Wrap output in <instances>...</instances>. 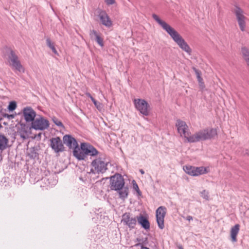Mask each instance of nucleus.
Listing matches in <instances>:
<instances>
[{"mask_svg":"<svg viewBox=\"0 0 249 249\" xmlns=\"http://www.w3.org/2000/svg\"><path fill=\"white\" fill-rule=\"evenodd\" d=\"M240 29L245 31L246 28L247 18L244 14V11L239 7L236 6L233 11Z\"/></svg>","mask_w":249,"mask_h":249,"instance_id":"5","label":"nucleus"},{"mask_svg":"<svg viewBox=\"0 0 249 249\" xmlns=\"http://www.w3.org/2000/svg\"><path fill=\"white\" fill-rule=\"evenodd\" d=\"M115 0H105V2L107 5H111L115 3Z\"/></svg>","mask_w":249,"mask_h":249,"instance_id":"34","label":"nucleus"},{"mask_svg":"<svg viewBox=\"0 0 249 249\" xmlns=\"http://www.w3.org/2000/svg\"><path fill=\"white\" fill-rule=\"evenodd\" d=\"M247 66L249 67V64L247 65Z\"/></svg>","mask_w":249,"mask_h":249,"instance_id":"43","label":"nucleus"},{"mask_svg":"<svg viewBox=\"0 0 249 249\" xmlns=\"http://www.w3.org/2000/svg\"><path fill=\"white\" fill-rule=\"evenodd\" d=\"M52 50L54 53H55V54L58 55V52L55 47L53 48V49H52Z\"/></svg>","mask_w":249,"mask_h":249,"instance_id":"36","label":"nucleus"},{"mask_svg":"<svg viewBox=\"0 0 249 249\" xmlns=\"http://www.w3.org/2000/svg\"><path fill=\"white\" fill-rule=\"evenodd\" d=\"M196 166H193L190 165H186L183 166V169L184 172L188 175L194 176V172Z\"/></svg>","mask_w":249,"mask_h":249,"instance_id":"23","label":"nucleus"},{"mask_svg":"<svg viewBox=\"0 0 249 249\" xmlns=\"http://www.w3.org/2000/svg\"><path fill=\"white\" fill-rule=\"evenodd\" d=\"M52 120H53V122L56 125L60 126V127H64V126L62 124V122L59 120H58L57 118H56L55 117H53Z\"/></svg>","mask_w":249,"mask_h":249,"instance_id":"27","label":"nucleus"},{"mask_svg":"<svg viewBox=\"0 0 249 249\" xmlns=\"http://www.w3.org/2000/svg\"><path fill=\"white\" fill-rule=\"evenodd\" d=\"M202 193H204V194L206 193V194H207V195H206V196H205L204 197L205 199H208V198H209V196H208V193H207V192H206V191H205V190H204V191H203V192H202Z\"/></svg>","mask_w":249,"mask_h":249,"instance_id":"38","label":"nucleus"},{"mask_svg":"<svg viewBox=\"0 0 249 249\" xmlns=\"http://www.w3.org/2000/svg\"><path fill=\"white\" fill-rule=\"evenodd\" d=\"M99 17L103 25L107 27H110L112 26V21L108 15L105 12H101L99 15Z\"/></svg>","mask_w":249,"mask_h":249,"instance_id":"17","label":"nucleus"},{"mask_svg":"<svg viewBox=\"0 0 249 249\" xmlns=\"http://www.w3.org/2000/svg\"><path fill=\"white\" fill-rule=\"evenodd\" d=\"M46 43L48 46L52 50L53 48H54V44L53 43H52L50 38H47L46 40Z\"/></svg>","mask_w":249,"mask_h":249,"instance_id":"32","label":"nucleus"},{"mask_svg":"<svg viewBox=\"0 0 249 249\" xmlns=\"http://www.w3.org/2000/svg\"><path fill=\"white\" fill-rule=\"evenodd\" d=\"M134 104L136 109L142 114L145 116L149 115V105L145 100L141 99H135L134 100Z\"/></svg>","mask_w":249,"mask_h":249,"instance_id":"9","label":"nucleus"},{"mask_svg":"<svg viewBox=\"0 0 249 249\" xmlns=\"http://www.w3.org/2000/svg\"><path fill=\"white\" fill-rule=\"evenodd\" d=\"M8 108L9 111H13L16 108V102L13 101L10 102L8 106Z\"/></svg>","mask_w":249,"mask_h":249,"instance_id":"31","label":"nucleus"},{"mask_svg":"<svg viewBox=\"0 0 249 249\" xmlns=\"http://www.w3.org/2000/svg\"><path fill=\"white\" fill-rule=\"evenodd\" d=\"M63 140L64 143L70 148L74 149L76 146H78V143L76 140L71 135H65L63 137Z\"/></svg>","mask_w":249,"mask_h":249,"instance_id":"16","label":"nucleus"},{"mask_svg":"<svg viewBox=\"0 0 249 249\" xmlns=\"http://www.w3.org/2000/svg\"><path fill=\"white\" fill-rule=\"evenodd\" d=\"M92 102L93 103L94 105H95V106L96 107V108L99 110H101L102 108V104L99 103V102H98L97 101H96L95 99H94V100L92 101Z\"/></svg>","mask_w":249,"mask_h":249,"instance_id":"30","label":"nucleus"},{"mask_svg":"<svg viewBox=\"0 0 249 249\" xmlns=\"http://www.w3.org/2000/svg\"><path fill=\"white\" fill-rule=\"evenodd\" d=\"M167 212L166 208L164 206H160L156 212V220L160 229L164 228V218Z\"/></svg>","mask_w":249,"mask_h":249,"instance_id":"10","label":"nucleus"},{"mask_svg":"<svg viewBox=\"0 0 249 249\" xmlns=\"http://www.w3.org/2000/svg\"><path fill=\"white\" fill-rule=\"evenodd\" d=\"M97 43L101 47H103L104 45L103 38L99 36H97L96 38L95 39Z\"/></svg>","mask_w":249,"mask_h":249,"instance_id":"25","label":"nucleus"},{"mask_svg":"<svg viewBox=\"0 0 249 249\" xmlns=\"http://www.w3.org/2000/svg\"><path fill=\"white\" fill-rule=\"evenodd\" d=\"M86 94L88 97H89L91 99L92 101L94 100V98L91 95V94L87 92Z\"/></svg>","mask_w":249,"mask_h":249,"instance_id":"35","label":"nucleus"},{"mask_svg":"<svg viewBox=\"0 0 249 249\" xmlns=\"http://www.w3.org/2000/svg\"><path fill=\"white\" fill-rule=\"evenodd\" d=\"M176 125L180 136L184 137L187 142H189V139L192 138V135H191L188 126L186 123L181 120H178L177 121Z\"/></svg>","mask_w":249,"mask_h":249,"instance_id":"6","label":"nucleus"},{"mask_svg":"<svg viewBox=\"0 0 249 249\" xmlns=\"http://www.w3.org/2000/svg\"><path fill=\"white\" fill-rule=\"evenodd\" d=\"M132 184H133V189L136 191V192L138 193V194H140V189H139V186L138 185V184H137L136 182L135 181V180H133L132 181Z\"/></svg>","mask_w":249,"mask_h":249,"instance_id":"33","label":"nucleus"},{"mask_svg":"<svg viewBox=\"0 0 249 249\" xmlns=\"http://www.w3.org/2000/svg\"><path fill=\"white\" fill-rule=\"evenodd\" d=\"M124 178L121 174H115L110 178L111 190H119L124 186Z\"/></svg>","mask_w":249,"mask_h":249,"instance_id":"7","label":"nucleus"},{"mask_svg":"<svg viewBox=\"0 0 249 249\" xmlns=\"http://www.w3.org/2000/svg\"><path fill=\"white\" fill-rule=\"evenodd\" d=\"M107 162L105 159L99 158L93 160L91 162V172L96 174L104 173L107 169Z\"/></svg>","mask_w":249,"mask_h":249,"instance_id":"4","label":"nucleus"},{"mask_svg":"<svg viewBox=\"0 0 249 249\" xmlns=\"http://www.w3.org/2000/svg\"><path fill=\"white\" fill-rule=\"evenodd\" d=\"M73 156L79 160H84L87 155L95 156L98 154V151L91 145L87 143H82L80 148L76 146L74 148Z\"/></svg>","mask_w":249,"mask_h":249,"instance_id":"3","label":"nucleus"},{"mask_svg":"<svg viewBox=\"0 0 249 249\" xmlns=\"http://www.w3.org/2000/svg\"><path fill=\"white\" fill-rule=\"evenodd\" d=\"M197 78L200 86L202 88H204V82H203V79L201 77L200 75L198 72H197Z\"/></svg>","mask_w":249,"mask_h":249,"instance_id":"28","label":"nucleus"},{"mask_svg":"<svg viewBox=\"0 0 249 249\" xmlns=\"http://www.w3.org/2000/svg\"><path fill=\"white\" fill-rule=\"evenodd\" d=\"M241 53L247 65L249 64V49L243 47L241 49Z\"/></svg>","mask_w":249,"mask_h":249,"instance_id":"24","label":"nucleus"},{"mask_svg":"<svg viewBox=\"0 0 249 249\" xmlns=\"http://www.w3.org/2000/svg\"><path fill=\"white\" fill-rule=\"evenodd\" d=\"M20 126L21 127L19 128L18 131V133L23 140L29 138L33 139L37 138L40 139L41 133H39L37 135L33 134L32 129L34 128L39 130L46 129L49 126V122L44 118L39 116L33 121L31 127H28L25 124H22L20 125Z\"/></svg>","mask_w":249,"mask_h":249,"instance_id":"1","label":"nucleus"},{"mask_svg":"<svg viewBox=\"0 0 249 249\" xmlns=\"http://www.w3.org/2000/svg\"><path fill=\"white\" fill-rule=\"evenodd\" d=\"M186 219H187L188 221H191V220H193V217H192V216H190V215H188V216H187L186 217Z\"/></svg>","mask_w":249,"mask_h":249,"instance_id":"37","label":"nucleus"},{"mask_svg":"<svg viewBox=\"0 0 249 249\" xmlns=\"http://www.w3.org/2000/svg\"><path fill=\"white\" fill-rule=\"evenodd\" d=\"M209 172L208 167L204 166L196 167L194 176H199L208 173Z\"/></svg>","mask_w":249,"mask_h":249,"instance_id":"19","label":"nucleus"},{"mask_svg":"<svg viewBox=\"0 0 249 249\" xmlns=\"http://www.w3.org/2000/svg\"><path fill=\"white\" fill-rule=\"evenodd\" d=\"M51 147L56 152L58 153L64 150V146L59 137L53 138L51 140Z\"/></svg>","mask_w":249,"mask_h":249,"instance_id":"12","label":"nucleus"},{"mask_svg":"<svg viewBox=\"0 0 249 249\" xmlns=\"http://www.w3.org/2000/svg\"><path fill=\"white\" fill-rule=\"evenodd\" d=\"M122 222L130 229H134L137 224V218L131 216L130 213L123 215Z\"/></svg>","mask_w":249,"mask_h":249,"instance_id":"11","label":"nucleus"},{"mask_svg":"<svg viewBox=\"0 0 249 249\" xmlns=\"http://www.w3.org/2000/svg\"><path fill=\"white\" fill-rule=\"evenodd\" d=\"M99 35H100L95 30H92L90 31L89 36L91 39H95L97 36Z\"/></svg>","mask_w":249,"mask_h":249,"instance_id":"26","label":"nucleus"},{"mask_svg":"<svg viewBox=\"0 0 249 249\" xmlns=\"http://www.w3.org/2000/svg\"><path fill=\"white\" fill-rule=\"evenodd\" d=\"M36 112L31 107H26L23 110V116L26 122H33L35 119Z\"/></svg>","mask_w":249,"mask_h":249,"instance_id":"13","label":"nucleus"},{"mask_svg":"<svg viewBox=\"0 0 249 249\" xmlns=\"http://www.w3.org/2000/svg\"><path fill=\"white\" fill-rule=\"evenodd\" d=\"M207 140L211 139L216 136L217 135L216 128H207L205 129Z\"/></svg>","mask_w":249,"mask_h":249,"instance_id":"20","label":"nucleus"},{"mask_svg":"<svg viewBox=\"0 0 249 249\" xmlns=\"http://www.w3.org/2000/svg\"><path fill=\"white\" fill-rule=\"evenodd\" d=\"M152 17L162 28L167 33L181 49L189 54H191L192 49L178 32L165 21L161 20L158 15L154 14L152 15Z\"/></svg>","mask_w":249,"mask_h":249,"instance_id":"2","label":"nucleus"},{"mask_svg":"<svg viewBox=\"0 0 249 249\" xmlns=\"http://www.w3.org/2000/svg\"><path fill=\"white\" fill-rule=\"evenodd\" d=\"M8 140L3 135L0 134V150H3L7 146Z\"/></svg>","mask_w":249,"mask_h":249,"instance_id":"22","label":"nucleus"},{"mask_svg":"<svg viewBox=\"0 0 249 249\" xmlns=\"http://www.w3.org/2000/svg\"><path fill=\"white\" fill-rule=\"evenodd\" d=\"M207 140L205 129L200 130L192 135V138H190L189 142H195L200 141Z\"/></svg>","mask_w":249,"mask_h":249,"instance_id":"14","label":"nucleus"},{"mask_svg":"<svg viewBox=\"0 0 249 249\" xmlns=\"http://www.w3.org/2000/svg\"><path fill=\"white\" fill-rule=\"evenodd\" d=\"M17 71H18L20 72H23L24 69L19 62L17 61Z\"/></svg>","mask_w":249,"mask_h":249,"instance_id":"29","label":"nucleus"},{"mask_svg":"<svg viewBox=\"0 0 249 249\" xmlns=\"http://www.w3.org/2000/svg\"><path fill=\"white\" fill-rule=\"evenodd\" d=\"M140 171L141 173V174H143L144 173V172L142 169L140 170Z\"/></svg>","mask_w":249,"mask_h":249,"instance_id":"42","label":"nucleus"},{"mask_svg":"<svg viewBox=\"0 0 249 249\" xmlns=\"http://www.w3.org/2000/svg\"><path fill=\"white\" fill-rule=\"evenodd\" d=\"M141 249H149L148 248L142 246Z\"/></svg>","mask_w":249,"mask_h":249,"instance_id":"41","label":"nucleus"},{"mask_svg":"<svg viewBox=\"0 0 249 249\" xmlns=\"http://www.w3.org/2000/svg\"><path fill=\"white\" fill-rule=\"evenodd\" d=\"M240 230V225L238 224L231 227L230 231V235L232 242H236L237 241V236Z\"/></svg>","mask_w":249,"mask_h":249,"instance_id":"18","label":"nucleus"},{"mask_svg":"<svg viewBox=\"0 0 249 249\" xmlns=\"http://www.w3.org/2000/svg\"><path fill=\"white\" fill-rule=\"evenodd\" d=\"M148 216L147 214L143 215L140 214L137 217V221L138 223L145 230H149L150 229V223L148 221Z\"/></svg>","mask_w":249,"mask_h":249,"instance_id":"15","label":"nucleus"},{"mask_svg":"<svg viewBox=\"0 0 249 249\" xmlns=\"http://www.w3.org/2000/svg\"><path fill=\"white\" fill-rule=\"evenodd\" d=\"M3 57L6 63L13 69H16V57L13 50L10 47H6L3 49Z\"/></svg>","mask_w":249,"mask_h":249,"instance_id":"8","label":"nucleus"},{"mask_svg":"<svg viewBox=\"0 0 249 249\" xmlns=\"http://www.w3.org/2000/svg\"><path fill=\"white\" fill-rule=\"evenodd\" d=\"M119 195L120 198L124 199L126 198L128 195L129 190L127 187H123L121 189L116 190Z\"/></svg>","mask_w":249,"mask_h":249,"instance_id":"21","label":"nucleus"},{"mask_svg":"<svg viewBox=\"0 0 249 249\" xmlns=\"http://www.w3.org/2000/svg\"><path fill=\"white\" fill-rule=\"evenodd\" d=\"M14 118V115H7V118L9 119H13Z\"/></svg>","mask_w":249,"mask_h":249,"instance_id":"39","label":"nucleus"},{"mask_svg":"<svg viewBox=\"0 0 249 249\" xmlns=\"http://www.w3.org/2000/svg\"><path fill=\"white\" fill-rule=\"evenodd\" d=\"M245 154L249 156V148L246 150Z\"/></svg>","mask_w":249,"mask_h":249,"instance_id":"40","label":"nucleus"}]
</instances>
